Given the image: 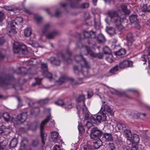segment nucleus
Returning a JSON list of instances; mask_svg holds the SVG:
<instances>
[{"label": "nucleus", "instance_id": "nucleus-1", "mask_svg": "<svg viewBox=\"0 0 150 150\" xmlns=\"http://www.w3.org/2000/svg\"><path fill=\"white\" fill-rule=\"evenodd\" d=\"M84 96L80 95L76 99L77 113L79 115V112L82 109L83 114L85 117L84 119L88 120L89 118V112L84 102Z\"/></svg>", "mask_w": 150, "mask_h": 150}, {"label": "nucleus", "instance_id": "nucleus-2", "mask_svg": "<svg viewBox=\"0 0 150 150\" xmlns=\"http://www.w3.org/2000/svg\"><path fill=\"white\" fill-rule=\"evenodd\" d=\"M108 15L111 18V21L115 24L117 28L121 30L122 26L121 24V18L117 11L113 10L109 11Z\"/></svg>", "mask_w": 150, "mask_h": 150}, {"label": "nucleus", "instance_id": "nucleus-3", "mask_svg": "<svg viewBox=\"0 0 150 150\" xmlns=\"http://www.w3.org/2000/svg\"><path fill=\"white\" fill-rule=\"evenodd\" d=\"M89 120L91 122L88 121L86 124V126L88 129L90 128L93 126V124H98L101 121H104L106 120V115L104 113L101 115H98L91 116Z\"/></svg>", "mask_w": 150, "mask_h": 150}, {"label": "nucleus", "instance_id": "nucleus-4", "mask_svg": "<svg viewBox=\"0 0 150 150\" xmlns=\"http://www.w3.org/2000/svg\"><path fill=\"white\" fill-rule=\"evenodd\" d=\"M23 21V19L21 17H18L14 20H12L11 21L10 30L8 32V35L9 36H11L13 35L16 33L17 32L16 30L14 24L16 25H19L22 23Z\"/></svg>", "mask_w": 150, "mask_h": 150}, {"label": "nucleus", "instance_id": "nucleus-5", "mask_svg": "<svg viewBox=\"0 0 150 150\" xmlns=\"http://www.w3.org/2000/svg\"><path fill=\"white\" fill-rule=\"evenodd\" d=\"M13 47L15 53L21 52L24 54H26L28 53L26 45L23 44H20L18 42H14Z\"/></svg>", "mask_w": 150, "mask_h": 150}, {"label": "nucleus", "instance_id": "nucleus-6", "mask_svg": "<svg viewBox=\"0 0 150 150\" xmlns=\"http://www.w3.org/2000/svg\"><path fill=\"white\" fill-rule=\"evenodd\" d=\"M14 81L15 79L12 76L7 75L4 74H3L0 76V86H7L11 83L12 81Z\"/></svg>", "mask_w": 150, "mask_h": 150}, {"label": "nucleus", "instance_id": "nucleus-7", "mask_svg": "<svg viewBox=\"0 0 150 150\" xmlns=\"http://www.w3.org/2000/svg\"><path fill=\"white\" fill-rule=\"evenodd\" d=\"M76 46L79 49L82 48L83 50H85L88 54H90L91 56L93 57H98L100 59H101L103 58V55L102 53L95 54L90 49V48L87 46H84L83 44L81 42H79L77 43Z\"/></svg>", "mask_w": 150, "mask_h": 150}, {"label": "nucleus", "instance_id": "nucleus-8", "mask_svg": "<svg viewBox=\"0 0 150 150\" xmlns=\"http://www.w3.org/2000/svg\"><path fill=\"white\" fill-rule=\"evenodd\" d=\"M51 114H50L47 117L46 119L42 121L40 124V134L41 138L42 143L43 145L45 144V140L47 134H45L43 130V129L45 124L47 122L51 119Z\"/></svg>", "mask_w": 150, "mask_h": 150}, {"label": "nucleus", "instance_id": "nucleus-9", "mask_svg": "<svg viewBox=\"0 0 150 150\" xmlns=\"http://www.w3.org/2000/svg\"><path fill=\"white\" fill-rule=\"evenodd\" d=\"M74 59L75 60L76 62H78L80 61L81 63H83L84 64L83 65L81 64V66L83 69H85L86 71V74H87V70L90 68V66L88 62L86 61V59L83 57L82 55L81 54L80 55H76L74 57Z\"/></svg>", "mask_w": 150, "mask_h": 150}, {"label": "nucleus", "instance_id": "nucleus-10", "mask_svg": "<svg viewBox=\"0 0 150 150\" xmlns=\"http://www.w3.org/2000/svg\"><path fill=\"white\" fill-rule=\"evenodd\" d=\"M90 131V136L91 139L100 138L103 134V132L96 127L91 128Z\"/></svg>", "mask_w": 150, "mask_h": 150}, {"label": "nucleus", "instance_id": "nucleus-11", "mask_svg": "<svg viewBox=\"0 0 150 150\" xmlns=\"http://www.w3.org/2000/svg\"><path fill=\"white\" fill-rule=\"evenodd\" d=\"M57 56L59 59H62V61L66 62L68 63H70L72 61L71 59L72 56L71 53L68 50L67 51L65 55L61 53H59L58 54Z\"/></svg>", "mask_w": 150, "mask_h": 150}, {"label": "nucleus", "instance_id": "nucleus-12", "mask_svg": "<svg viewBox=\"0 0 150 150\" xmlns=\"http://www.w3.org/2000/svg\"><path fill=\"white\" fill-rule=\"evenodd\" d=\"M50 27V25L49 24H47L45 25L44 26L42 33L43 35H45L46 37L49 39H51L53 38L55 35L57 33V32L55 31L48 33L47 34L49 29Z\"/></svg>", "mask_w": 150, "mask_h": 150}, {"label": "nucleus", "instance_id": "nucleus-13", "mask_svg": "<svg viewBox=\"0 0 150 150\" xmlns=\"http://www.w3.org/2000/svg\"><path fill=\"white\" fill-rule=\"evenodd\" d=\"M41 69L42 74L44 76L48 78L50 80L53 79L52 74L48 71L47 65V64H42L41 65Z\"/></svg>", "mask_w": 150, "mask_h": 150}, {"label": "nucleus", "instance_id": "nucleus-14", "mask_svg": "<svg viewBox=\"0 0 150 150\" xmlns=\"http://www.w3.org/2000/svg\"><path fill=\"white\" fill-rule=\"evenodd\" d=\"M68 80L71 81V83L72 85H75L76 84H79L81 83H82V79L81 78L80 79V82H77L75 81L73 78L68 79L67 76H63L60 77L59 79V81L61 82V83H63Z\"/></svg>", "mask_w": 150, "mask_h": 150}, {"label": "nucleus", "instance_id": "nucleus-15", "mask_svg": "<svg viewBox=\"0 0 150 150\" xmlns=\"http://www.w3.org/2000/svg\"><path fill=\"white\" fill-rule=\"evenodd\" d=\"M55 103L57 105L62 106L67 110L71 108L73 106L72 104L70 101L64 102L61 100H59L55 102Z\"/></svg>", "mask_w": 150, "mask_h": 150}, {"label": "nucleus", "instance_id": "nucleus-16", "mask_svg": "<svg viewBox=\"0 0 150 150\" xmlns=\"http://www.w3.org/2000/svg\"><path fill=\"white\" fill-rule=\"evenodd\" d=\"M102 110H103V111H102V113H100V115H101V114L103 113H104H104V112H105L108 113V114L112 116L114 115V111L110 107L107 105H105L102 107L100 110L102 111Z\"/></svg>", "mask_w": 150, "mask_h": 150}, {"label": "nucleus", "instance_id": "nucleus-17", "mask_svg": "<svg viewBox=\"0 0 150 150\" xmlns=\"http://www.w3.org/2000/svg\"><path fill=\"white\" fill-rule=\"evenodd\" d=\"M132 65V61L129 60H124L119 63V67L121 69L131 67Z\"/></svg>", "mask_w": 150, "mask_h": 150}, {"label": "nucleus", "instance_id": "nucleus-18", "mask_svg": "<svg viewBox=\"0 0 150 150\" xmlns=\"http://www.w3.org/2000/svg\"><path fill=\"white\" fill-rule=\"evenodd\" d=\"M83 35L85 38H96V33L92 31L89 32L85 31L83 33Z\"/></svg>", "mask_w": 150, "mask_h": 150}, {"label": "nucleus", "instance_id": "nucleus-19", "mask_svg": "<svg viewBox=\"0 0 150 150\" xmlns=\"http://www.w3.org/2000/svg\"><path fill=\"white\" fill-rule=\"evenodd\" d=\"M58 133L56 131H53L51 132V139L54 141L56 143L61 142L60 139H58Z\"/></svg>", "mask_w": 150, "mask_h": 150}, {"label": "nucleus", "instance_id": "nucleus-20", "mask_svg": "<svg viewBox=\"0 0 150 150\" xmlns=\"http://www.w3.org/2000/svg\"><path fill=\"white\" fill-rule=\"evenodd\" d=\"M103 134V140L106 142H110L112 140V136L111 134L106 133Z\"/></svg>", "mask_w": 150, "mask_h": 150}, {"label": "nucleus", "instance_id": "nucleus-21", "mask_svg": "<svg viewBox=\"0 0 150 150\" xmlns=\"http://www.w3.org/2000/svg\"><path fill=\"white\" fill-rule=\"evenodd\" d=\"M93 146L95 149L99 148L102 145V142L100 138L95 139L93 142Z\"/></svg>", "mask_w": 150, "mask_h": 150}, {"label": "nucleus", "instance_id": "nucleus-22", "mask_svg": "<svg viewBox=\"0 0 150 150\" xmlns=\"http://www.w3.org/2000/svg\"><path fill=\"white\" fill-rule=\"evenodd\" d=\"M27 114L26 112H23L19 114L17 116V120L23 122L25 121L27 118Z\"/></svg>", "mask_w": 150, "mask_h": 150}, {"label": "nucleus", "instance_id": "nucleus-23", "mask_svg": "<svg viewBox=\"0 0 150 150\" xmlns=\"http://www.w3.org/2000/svg\"><path fill=\"white\" fill-rule=\"evenodd\" d=\"M18 144V140L17 138H13L11 141L9 145L10 149L14 148L16 147Z\"/></svg>", "mask_w": 150, "mask_h": 150}, {"label": "nucleus", "instance_id": "nucleus-24", "mask_svg": "<svg viewBox=\"0 0 150 150\" xmlns=\"http://www.w3.org/2000/svg\"><path fill=\"white\" fill-rule=\"evenodd\" d=\"M140 139L138 135L137 134H134L133 135V137H132V140L129 141L132 144H136L138 143Z\"/></svg>", "mask_w": 150, "mask_h": 150}, {"label": "nucleus", "instance_id": "nucleus-25", "mask_svg": "<svg viewBox=\"0 0 150 150\" xmlns=\"http://www.w3.org/2000/svg\"><path fill=\"white\" fill-rule=\"evenodd\" d=\"M117 10L118 11L122 10L125 14H129L130 13V10L127 9L126 6L124 5H122L120 6L119 8Z\"/></svg>", "mask_w": 150, "mask_h": 150}, {"label": "nucleus", "instance_id": "nucleus-26", "mask_svg": "<svg viewBox=\"0 0 150 150\" xmlns=\"http://www.w3.org/2000/svg\"><path fill=\"white\" fill-rule=\"evenodd\" d=\"M125 137L127 138V140H132V135L131 131L129 129H126L124 131Z\"/></svg>", "mask_w": 150, "mask_h": 150}, {"label": "nucleus", "instance_id": "nucleus-27", "mask_svg": "<svg viewBox=\"0 0 150 150\" xmlns=\"http://www.w3.org/2000/svg\"><path fill=\"white\" fill-rule=\"evenodd\" d=\"M50 61L51 64L56 66L59 65L60 63L59 60L56 59L54 57H51L50 59Z\"/></svg>", "mask_w": 150, "mask_h": 150}, {"label": "nucleus", "instance_id": "nucleus-28", "mask_svg": "<svg viewBox=\"0 0 150 150\" xmlns=\"http://www.w3.org/2000/svg\"><path fill=\"white\" fill-rule=\"evenodd\" d=\"M97 39L98 42L100 43H103L105 41V38L104 36L101 34H100L98 35Z\"/></svg>", "mask_w": 150, "mask_h": 150}, {"label": "nucleus", "instance_id": "nucleus-29", "mask_svg": "<svg viewBox=\"0 0 150 150\" xmlns=\"http://www.w3.org/2000/svg\"><path fill=\"white\" fill-rule=\"evenodd\" d=\"M127 39L128 42L131 44L134 41L133 34L131 33H129L127 34Z\"/></svg>", "mask_w": 150, "mask_h": 150}, {"label": "nucleus", "instance_id": "nucleus-30", "mask_svg": "<svg viewBox=\"0 0 150 150\" xmlns=\"http://www.w3.org/2000/svg\"><path fill=\"white\" fill-rule=\"evenodd\" d=\"M129 20L132 23H135V22H138L139 21L135 15H131L129 17Z\"/></svg>", "mask_w": 150, "mask_h": 150}, {"label": "nucleus", "instance_id": "nucleus-31", "mask_svg": "<svg viewBox=\"0 0 150 150\" xmlns=\"http://www.w3.org/2000/svg\"><path fill=\"white\" fill-rule=\"evenodd\" d=\"M142 9L144 12H150V5L144 4L142 8Z\"/></svg>", "mask_w": 150, "mask_h": 150}, {"label": "nucleus", "instance_id": "nucleus-32", "mask_svg": "<svg viewBox=\"0 0 150 150\" xmlns=\"http://www.w3.org/2000/svg\"><path fill=\"white\" fill-rule=\"evenodd\" d=\"M40 112L39 108L38 107H36L31 110L30 113L31 115H37Z\"/></svg>", "mask_w": 150, "mask_h": 150}, {"label": "nucleus", "instance_id": "nucleus-33", "mask_svg": "<svg viewBox=\"0 0 150 150\" xmlns=\"http://www.w3.org/2000/svg\"><path fill=\"white\" fill-rule=\"evenodd\" d=\"M94 25L96 29H98L100 26V20L99 19H96L95 18L94 19Z\"/></svg>", "mask_w": 150, "mask_h": 150}, {"label": "nucleus", "instance_id": "nucleus-34", "mask_svg": "<svg viewBox=\"0 0 150 150\" xmlns=\"http://www.w3.org/2000/svg\"><path fill=\"white\" fill-rule=\"evenodd\" d=\"M32 33V30L30 28H27L24 30V34L26 36H29Z\"/></svg>", "mask_w": 150, "mask_h": 150}, {"label": "nucleus", "instance_id": "nucleus-35", "mask_svg": "<svg viewBox=\"0 0 150 150\" xmlns=\"http://www.w3.org/2000/svg\"><path fill=\"white\" fill-rule=\"evenodd\" d=\"M7 144V143L6 140L0 142V150H4L5 147Z\"/></svg>", "mask_w": 150, "mask_h": 150}, {"label": "nucleus", "instance_id": "nucleus-36", "mask_svg": "<svg viewBox=\"0 0 150 150\" xmlns=\"http://www.w3.org/2000/svg\"><path fill=\"white\" fill-rule=\"evenodd\" d=\"M126 53V51L124 49H121L115 52L116 55L120 56L125 54Z\"/></svg>", "mask_w": 150, "mask_h": 150}, {"label": "nucleus", "instance_id": "nucleus-37", "mask_svg": "<svg viewBox=\"0 0 150 150\" xmlns=\"http://www.w3.org/2000/svg\"><path fill=\"white\" fill-rule=\"evenodd\" d=\"M3 117L4 120L6 122H8L10 119V116L9 114L6 112H5L3 114Z\"/></svg>", "mask_w": 150, "mask_h": 150}, {"label": "nucleus", "instance_id": "nucleus-38", "mask_svg": "<svg viewBox=\"0 0 150 150\" xmlns=\"http://www.w3.org/2000/svg\"><path fill=\"white\" fill-rule=\"evenodd\" d=\"M107 33L110 36H112L115 33V28L110 27L107 30Z\"/></svg>", "mask_w": 150, "mask_h": 150}, {"label": "nucleus", "instance_id": "nucleus-39", "mask_svg": "<svg viewBox=\"0 0 150 150\" xmlns=\"http://www.w3.org/2000/svg\"><path fill=\"white\" fill-rule=\"evenodd\" d=\"M117 126L119 130H123L124 128H126V125L125 124L118 122L117 123Z\"/></svg>", "mask_w": 150, "mask_h": 150}, {"label": "nucleus", "instance_id": "nucleus-40", "mask_svg": "<svg viewBox=\"0 0 150 150\" xmlns=\"http://www.w3.org/2000/svg\"><path fill=\"white\" fill-rule=\"evenodd\" d=\"M107 150H115V145L112 143H109L106 147Z\"/></svg>", "mask_w": 150, "mask_h": 150}, {"label": "nucleus", "instance_id": "nucleus-41", "mask_svg": "<svg viewBox=\"0 0 150 150\" xmlns=\"http://www.w3.org/2000/svg\"><path fill=\"white\" fill-rule=\"evenodd\" d=\"M103 51L105 54H110L111 53V50L107 46H105L103 47Z\"/></svg>", "mask_w": 150, "mask_h": 150}, {"label": "nucleus", "instance_id": "nucleus-42", "mask_svg": "<svg viewBox=\"0 0 150 150\" xmlns=\"http://www.w3.org/2000/svg\"><path fill=\"white\" fill-rule=\"evenodd\" d=\"M78 129L79 131V132L81 135H83L84 132V129L81 125L79 124L78 126Z\"/></svg>", "mask_w": 150, "mask_h": 150}, {"label": "nucleus", "instance_id": "nucleus-43", "mask_svg": "<svg viewBox=\"0 0 150 150\" xmlns=\"http://www.w3.org/2000/svg\"><path fill=\"white\" fill-rule=\"evenodd\" d=\"M83 150H93V149L91 145L86 144L83 146Z\"/></svg>", "mask_w": 150, "mask_h": 150}, {"label": "nucleus", "instance_id": "nucleus-44", "mask_svg": "<svg viewBox=\"0 0 150 150\" xmlns=\"http://www.w3.org/2000/svg\"><path fill=\"white\" fill-rule=\"evenodd\" d=\"M4 13L1 11H0V23H1L5 18Z\"/></svg>", "mask_w": 150, "mask_h": 150}, {"label": "nucleus", "instance_id": "nucleus-45", "mask_svg": "<svg viewBox=\"0 0 150 150\" xmlns=\"http://www.w3.org/2000/svg\"><path fill=\"white\" fill-rule=\"evenodd\" d=\"M118 66L117 65H116L113 68H112L110 71V73H113L114 72L117 71L118 69Z\"/></svg>", "mask_w": 150, "mask_h": 150}, {"label": "nucleus", "instance_id": "nucleus-46", "mask_svg": "<svg viewBox=\"0 0 150 150\" xmlns=\"http://www.w3.org/2000/svg\"><path fill=\"white\" fill-rule=\"evenodd\" d=\"M49 99L46 98L44 99L41 100L39 101V103L42 104H46L48 103Z\"/></svg>", "mask_w": 150, "mask_h": 150}, {"label": "nucleus", "instance_id": "nucleus-47", "mask_svg": "<svg viewBox=\"0 0 150 150\" xmlns=\"http://www.w3.org/2000/svg\"><path fill=\"white\" fill-rule=\"evenodd\" d=\"M10 133L9 128H6L5 126V128L4 129V135H7Z\"/></svg>", "mask_w": 150, "mask_h": 150}, {"label": "nucleus", "instance_id": "nucleus-48", "mask_svg": "<svg viewBox=\"0 0 150 150\" xmlns=\"http://www.w3.org/2000/svg\"><path fill=\"white\" fill-rule=\"evenodd\" d=\"M141 145L137 146V149L136 147H132L130 150H142L143 148L141 147Z\"/></svg>", "mask_w": 150, "mask_h": 150}, {"label": "nucleus", "instance_id": "nucleus-49", "mask_svg": "<svg viewBox=\"0 0 150 150\" xmlns=\"http://www.w3.org/2000/svg\"><path fill=\"white\" fill-rule=\"evenodd\" d=\"M7 10L9 11H14L16 10L17 9L16 8H12L10 6H6L4 7Z\"/></svg>", "mask_w": 150, "mask_h": 150}, {"label": "nucleus", "instance_id": "nucleus-50", "mask_svg": "<svg viewBox=\"0 0 150 150\" xmlns=\"http://www.w3.org/2000/svg\"><path fill=\"white\" fill-rule=\"evenodd\" d=\"M5 128V126L3 125L0 127V135H4V129Z\"/></svg>", "mask_w": 150, "mask_h": 150}, {"label": "nucleus", "instance_id": "nucleus-51", "mask_svg": "<svg viewBox=\"0 0 150 150\" xmlns=\"http://www.w3.org/2000/svg\"><path fill=\"white\" fill-rule=\"evenodd\" d=\"M39 144V141L37 139L33 140L32 144V145L34 146H37Z\"/></svg>", "mask_w": 150, "mask_h": 150}, {"label": "nucleus", "instance_id": "nucleus-52", "mask_svg": "<svg viewBox=\"0 0 150 150\" xmlns=\"http://www.w3.org/2000/svg\"><path fill=\"white\" fill-rule=\"evenodd\" d=\"M53 150H62L60 145L58 144L54 145L53 147Z\"/></svg>", "mask_w": 150, "mask_h": 150}, {"label": "nucleus", "instance_id": "nucleus-53", "mask_svg": "<svg viewBox=\"0 0 150 150\" xmlns=\"http://www.w3.org/2000/svg\"><path fill=\"white\" fill-rule=\"evenodd\" d=\"M37 84L40 85L41 83V81L43 79L42 78L40 79L38 78H36L35 79Z\"/></svg>", "mask_w": 150, "mask_h": 150}, {"label": "nucleus", "instance_id": "nucleus-54", "mask_svg": "<svg viewBox=\"0 0 150 150\" xmlns=\"http://www.w3.org/2000/svg\"><path fill=\"white\" fill-rule=\"evenodd\" d=\"M34 18L36 20L38 23H39L41 21L42 19V18L39 16H35L34 17Z\"/></svg>", "mask_w": 150, "mask_h": 150}, {"label": "nucleus", "instance_id": "nucleus-55", "mask_svg": "<svg viewBox=\"0 0 150 150\" xmlns=\"http://www.w3.org/2000/svg\"><path fill=\"white\" fill-rule=\"evenodd\" d=\"M89 6V4L88 3H85L82 4L81 6V7L82 8H87Z\"/></svg>", "mask_w": 150, "mask_h": 150}, {"label": "nucleus", "instance_id": "nucleus-56", "mask_svg": "<svg viewBox=\"0 0 150 150\" xmlns=\"http://www.w3.org/2000/svg\"><path fill=\"white\" fill-rule=\"evenodd\" d=\"M134 24V27L135 28L137 29H139L140 26L138 23V22H135Z\"/></svg>", "mask_w": 150, "mask_h": 150}, {"label": "nucleus", "instance_id": "nucleus-57", "mask_svg": "<svg viewBox=\"0 0 150 150\" xmlns=\"http://www.w3.org/2000/svg\"><path fill=\"white\" fill-rule=\"evenodd\" d=\"M106 60L109 62L111 63L112 61V59L110 57H108L106 58Z\"/></svg>", "mask_w": 150, "mask_h": 150}, {"label": "nucleus", "instance_id": "nucleus-58", "mask_svg": "<svg viewBox=\"0 0 150 150\" xmlns=\"http://www.w3.org/2000/svg\"><path fill=\"white\" fill-rule=\"evenodd\" d=\"M147 51L148 54H147V56H150V45L147 47Z\"/></svg>", "mask_w": 150, "mask_h": 150}, {"label": "nucleus", "instance_id": "nucleus-59", "mask_svg": "<svg viewBox=\"0 0 150 150\" xmlns=\"http://www.w3.org/2000/svg\"><path fill=\"white\" fill-rule=\"evenodd\" d=\"M5 40L3 38H0V44H2L5 42Z\"/></svg>", "mask_w": 150, "mask_h": 150}, {"label": "nucleus", "instance_id": "nucleus-60", "mask_svg": "<svg viewBox=\"0 0 150 150\" xmlns=\"http://www.w3.org/2000/svg\"><path fill=\"white\" fill-rule=\"evenodd\" d=\"M73 69L75 73H76V71H77L78 72L79 71V70H78V68L76 66H74V67Z\"/></svg>", "mask_w": 150, "mask_h": 150}, {"label": "nucleus", "instance_id": "nucleus-61", "mask_svg": "<svg viewBox=\"0 0 150 150\" xmlns=\"http://www.w3.org/2000/svg\"><path fill=\"white\" fill-rule=\"evenodd\" d=\"M60 13L59 11H57L55 14V15L57 17H58L59 16V15H60Z\"/></svg>", "mask_w": 150, "mask_h": 150}, {"label": "nucleus", "instance_id": "nucleus-62", "mask_svg": "<svg viewBox=\"0 0 150 150\" xmlns=\"http://www.w3.org/2000/svg\"><path fill=\"white\" fill-rule=\"evenodd\" d=\"M142 59L143 61L145 62L143 63L144 64L146 62V59H145V57L144 56H143L142 57Z\"/></svg>", "mask_w": 150, "mask_h": 150}, {"label": "nucleus", "instance_id": "nucleus-63", "mask_svg": "<svg viewBox=\"0 0 150 150\" xmlns=\"http://www.w3.org/2000/svg\"><path fill=\"white\" fill-rule=\"evenodd\" d=\"M149 137L148 136H145L144 137V139L146 140L149 139Z\"/></svg>", "mask_w": 150, "mask_h": 150}, {"label": "nucleus", "instance_id": "nucleus-64", "mask_svg": "<svg viewBox=\"0 0 150 150\" xmlns=\"http://www.w3.org/2000/svg\"><path fill=\"white\" fill-rule=\"evenodd\" d=\"M147 58H148V62L149 64H150V56H147Z\"/></svg>", "mask_w": 150, "mask_h": 150}]
</instances>
